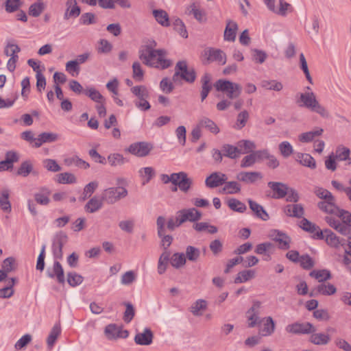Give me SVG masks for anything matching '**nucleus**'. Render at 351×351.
<instances>
[{"instance_id": "nucleus-35", "label": "nucleus", "mask_w": 351, "mask_h": 351, "mask_svg": "<svg viewBox=\"0 0 351 351\" xmlns=\"http://www.w3.org/2000/svg\"><path fill=\"white\" fill-rule=\"evenodd\" d=\"M103 202L102 196L100 199L94 196L85 205V210L90 213H95L102 208Z\"/></svg>"}, {"instance_id": "nucleus-51", "label": "nucleus", "mask_w": 351, "mask_h": 351, "mask_svg": "<svg viewBox=\"0 0 351 351\" xmlns=\"http://www.w3.org/2000/svg\"><path fill=\"white\" fill-rule=\"evenodd\" d=\"M237 146L241 151V154L252 153L256 148V144L254 142L250 140H241L238 141Z\"/></svg>"}, {"instance_id": "nucleus-18", "label": "nucleus", "mask_w": 351, "mask_h": 351, "mask_svg": "<svg viewBox=\"0 0 351 351\" xmlns=\"http://www.w3.org/2000/svg\"><path fill=\"white\" fill-rule=\"evenodd\" d=\"M325 221L330 227L334 228L340 234L345 236L350 234L351 228L345 224H342L339 219H336L331 216H327L325 217Z\"/></svg>"}, {"instance_id": "nucleus-15", "label": "nucleus", "mask_w": 351, "mask_h": 351, "mask_svg": "<svg viewBox=\"0 0 351 351\" xmlns=\"http://www.w3.org/2000/svg\"><path fill=\"white\" fill-rule=\"evenodd\" d=\"M228 180V176L221 172L215 171L206 178L205 184L208 188L214 189L221 186Z\"/></svg>"}, {"instance_id": "nucleus-61", "label": "nucleus", "mask_w": 351, "mask_h": 351, "mask_svg": "<svg viewBox=\"0 0 351 351\" xmlns=\"http://www.w3.org/2000/svg\"><path fill=\"white\" fill-rule=\"evenodd\" d=\"M43 167L49 171L58 172L61 170V167L58 164L56 160L46 158L43 160Z\"/></svg>"}, {"instance_id": "nucleus-57", "label": "nucleus", "mask_w": 351, "mask_h": 351, "mask_svg": "<svg viewBox=\"0 0 351 351\" xmlns=\"http://www.w3.org/2000/svg\"><path fill=\"white\" fill-rule=\"evenodd\" d=\"M173 26L174 29L183 38H186L188 37V32L183 21L177 18L173 21Z\"/></svg>"}, {"instance_id": "nucleus-52", "label": "nucleus", "mask_w": 351, "mask_h": 351, "mask_svg": "<svg viewBox=\"0 0 351 351\" xmlns=\"http://www.w3.org/2000/svg\"><path fill=\"white\" fill-rule=\"evenodd\" d=\"M250 117V114L248 112L245 110L239 112L237 117L236 123L234 125V128L237 130H241L243 128L246 123L247 122Z\"/></svg>"}, {"instance_id": "nucleus-11", "label": "nucleus", "mask_w": 351, "mask_h": 351, "mask_svg": "<svg viewBox=\"0 0 351 351\" xmlns=\"http://www.w3.org/2000/svg\"><path fill=\"white\" fill-rule=\"evenodd\" d=\"M67 241V236L64 233L57 234L52 242V252L55 259L62 258V247Z\"/></svg>"}, {"instance_id": "nucleus-59", "label": "nucleus", "mask_w": 351, "mask_h": 351, "mask_svg": "<svg viewBox=\"0 0 351 351\" xmlns=\"http://www.w3.org/2000/svg\"><path fill=\"white\" fill-rule=\"evenodd\" d=\"M169 261L173 267L179 268L185 264L186 257L183 253H175Z\"/></svg>"}, {"instance_id": "nucleus-5", "label": "nucleus", "mask_w": 351, "mask_h": 351, "mask_svg": "<svg viewBox=\"0 0 351 351\" xmlns=\"http://www.w3.org/2000/svg\"><path fill=\"white\" fill-rule=\"evenodd\" d=\"M178 76L189 83H193L195 80L196 73L194 69L188 68L186 61L182 60L176 65L173 80L175 81Z\"/></svg>"}, {"instance_id": "nucleus-37", "label": "nucleus", "mask_w": 351, "mask_h": 351, "mask_svg": "<svg viewBox=\"0 0 351 351\" xmlns=\"http://www.w3.org/2000/svg\"><path fill=\"white\" fill-rule=\"evenodd\" d=\"M297 160L303 166L308 167L312 169L316 168V162L313 157L308 154L298 153Z\"/></svg>"}, {"instance_id": "nucleus-55", "label": "nucleus", "mask_w": 351, "mask_h": 351, "mask_svg": "<svg viewBox=\"0 0 351 351\" xmlns=\"http://www.w3.org/2000/svg\"><path fill=\"white\" fill-rule=\"evenodd\" d=\"M45 9V5L40 1L32 3L29 8V14L33 17L39 16Z\"/></svg>"}, {"instance_id": "nucleus-17", "label": "nucleus", "mask_w": 351, "mask_h": 351, "mask_svg": "<svg viewBox=\"0 0 351 351\" xmlns=\"http://www.w3.org/2000/svg\"><path fill=\"white\" fill-rule=\"evenodd\" d=\"M336 291L337 289L333 285L330 283H322L311 289L310 292V296L314 297L317 296L319 294L323 295H331L335 294Z\"/></svg>"}, {"instance_id": "nucleus-40", "label": "nucleus", "mask_w": 351, "mask_h": 351, "mask_svg": "<svg viewBox=\"0 0 351 351\" xmlns=\"http://www.w3.org/2000/svg\"><path fill=\"white\" fill-rule=\"evenodd\" d=\"M312 333L310 341L315 345H326L330 341V337L328 334L322 332L315 333V332Z\"/></svg>"}, {"instance_id": "nucleus-54", "label": "nucleus", "mask_w": 351, "mask_h": 351, "mask_svg": "<svg viewBox=\"0 0 351 351\" xmlns=\"http://www.w3.org/2000/svg\"><path fill=\"white\" fill-rule=\"evenodd\" d=\"M170 253L167 251L164 252L160 256L158 264V272L162 274L165 272L167 265L169 261Z\"/></svg>"}, {"instance_id": "nucleus-47", "label": "nucleus", "mask_w": 351, "mask_h": 351, "mask_svg": "<svg viewBox=\"0 0 351 351\" xmlns=\"http://www.w3.org/2000/svg\"><path fill=\"white\" fill-rule=\"evenodd\" d=\"M199 126L206 128L213 134H217L219 132V128L215 123L207 117H203L200 119Z\"/></svg>"}, {"instance_id": "nucleus-50", "label": "nucleus", "mask_w": 351, "mask_h": 351, "mask_svg": "<svg viewBox=\"0 0 351 351\" xmlns=\"http://www.w3.org/2000/svg\"><path fill=\"white\" fill-rule=\"evenodd\" d=\"M228 206L233 211L241 213H244L247 209L245 204L236 198L229 199Z\"/></svg>"}, {"instance_id": "nucleus-19", "label": "nucleus", "mask_w": 351, "mask_h": 351, "mask_svg": "<svg viewBox=\"0 0 351 351\" xmlns=\"http://www.w3.org/2000/svg\"><path fill=\"white\" fill-rule=\"evenodd\" d=\"M154 335L149 328H144L142 332H138L134 337V342L140 346H149L153 341Z\"/></svg>"}, {"instance_id": "nucleus-8", "label": "nucleus", "mask_w": 351, "mask_h": 351, "mask_svg": "<svg viewBox=\"0 0 351 351\" xmlns=\"http://www.w3.org/2000/svg\"><path fill=\"white\" fill-rule=\"evenodd\" d=\"M104 333L109 340H116L119 338L126 339L129 336V331L123 330L121 326L110 324L106 326Z\"/></svg>"}, {"instance_id": "nucleus-36", "label": "nucleus", "mask_w": 351, "mask_h": 351, "mask_svg": "<svg viewBox=\"0 0 351 351\" xmlns=\"http://www.w3.org/2000/svg\"><path fill=\"white\" fill-rule=\"evenodd\" d=\"M223 185L222 191L226 194H236L240 193L241 191V185L238 181L226 180Z\"/></svg>"}, {"instance_id": "nucleus-32", "label": "nucleus", "mask_w": 351, "mask_h": 351, "mask_svg": "<svg viewBox=\"0 0 351 351\" xmlns=\"http://www.w3.org/2000/svg\"><path fill=\"white\" fill-rule=\"evenodd\" d=\"M61 334V326L60 323H56L52 327L47 339V347L49 350L53 347L58 337Z\"/></svg>"}, {"instance_id": "nucleus-2", "label": "nucleus", "mask_w": 351, "mask_h": 351, "mask_svg": "<svg viewBox=\"0 0 351 351\" xmlns=\"http://www.w3.org/2000/svg\"><path fill=\"white\" fill-rule=\"evenodd\" d=\"M298 97L296 103L300 107L308 108L324 118L329 117L328 110L318 102L313 92L300 93Z\"/></svg>"}, {"instance_id": "nucleus-22", "label": "nucleus", "mask_w": 351, "mask_h": 351, "mask_svg": "<svg viewBox=\"0 0 351 351\" xmlns=\"http://www.w3.org/2000/svg\"><path fill=\"white\" fill-rule=\"evenodd\" d=\"M47 274L48 277L51 278H54L56 277L57 281L63 285L65 282L64 270L61 265V264L58 261H54L53 270L50 271L48 269L47 271Z\"/></svg>"}, {"instance_id": "nucleus-29", "label": "nucleus", "mask_w": 351, "mask_h": 351, "mask_svg": "<svg viewBox=\"0 0 351 351\" xmlns=\"http://www.w3.org/2000/svg\"><path fill=\"white\" fill-rule=\"evenodd\" d=\"M324 239H325L326 243L333 247H339L340 245H343V243L340 241L339 238L333 233L330 230L325 229L323 230Z\"/></svg>"}, {"instance_id": "nucleus-62", "label": "nucleus", "mask_w": 351, "mask_h": 351, "mask_svg": "<svg viewBox=\"0 0 351 351\" xmlns=\"http://www.w3.org/2000/svg\"><path fill=\"white\" fill-rule=\"evenodd\" d=\"M200 256V251L198 248L189 245L186 248V258L189 261L195 262Z\"/></svg>"}, {"instance_id": "nucleus-26", "label": "nucleus", "mask_w": 351, "mask_h": 351, "mask_svg": "<svg viewBox=\"0 0 351 351\" xmlns=\"http://www.w3.org/2000/svg\"><path fill=\"white\" fill-rule=\"evenodd\" d=\"M350 149L343 145H339L336 149L334 156L339 161H345L346 165H351Z\"/></svg>"}, {"instance_id": "nucleus-20", "label": "nucleus", "mask_w": 351, "mask_h": 351, "mask_svg": "<svg viewBox=\"0 0 351 351\" xmlns=\"http://www.w3.org/2000/svg\"><path fill=\"white\" fill-rule=\"evenodd\" d=\"M317 207L326 213L335 215L337 213H339L340 209L336 204V199L334 196L332 200L328 199L318 202Z\"/></svg>"}, {"instance_id": "nucleus-41", "label": "nucleus", "mask_w": 351, "mask_h": 351, "mask_svg": "<svg viewBox=\"0 0 351 351\" xmlns=\"http://www.w3.org/2000/svg\"><path fill=\"white\" fill-rule=\"evenodd\" d=\"M263 326L261 329L262 336H270L275 330V323L271 317H267L263 318Z\"/></svg>"}, {"instance_id": "nucleus-63", "label": "nucleus", "mask_w": 351, "mask_h": 351, "mask_svg": "<svg viewBox=\"0 0 351 351\" xmlns=\"http://www.w3.org/2000/svg\"><path fill=\"white\" fill-rule=\"evenodd\" d=\"M192 184V179L189 178L187 173H186L184 175H183V177L181 178L179 182H178L177 186L179 187L180 191L186 193L190 189Z\"/></svg>"}, {"instance_id": "nucleus-27", "label": "nucleus", "mask_w": 351, "mask_h": 351, "mask_svg": "<svg viewBox=\"0 0 351 351\" xmlns=\"http://www.w3.org/2000/svg\"><path fill=\"white\" fill-rule=\"evenodd\" d=\"M238 25L236 22L228 20L224 31V40L230 42L235 40Z\"/></svg>"}, {"instance_id": "nucleus-24", "label": "nucleus", "mask_w": 351, "mask_h": 351, "mask_svg": "<svg viewBox=\"0 0 351 351\" xmlns=\"http://www.w3.org/2000/svg\"><path fill=\"white\" fill-rule=\"evenodd\" d=\"M285 213L291 217L302 218L304 214V210L302 204H288L285 207Z\"/></svg>"}, {"instance_id": "nucleus-53", "label": "nucleus", "mask_w": 351, "mask_h": 351, "mask_svg": "<svg viewBox=\"0 0 351 351\" xmlns=\"http://www.w3.org/2000/svg\"><path fill=\"white\" fill-rule=\"evenodd\" d=\"M349 186H345L343 184L340 183L337 180H332L331 184L332 186L337 191L344 192L348 199V200L351 202V177L348 180Z\"/></svg>"}, {"instance_id": "nucleus-1", "label": "nucleus", "mask_w": 351, "mask_h": 351, "mask_svg": "<svg viewBox=\"0 0 351 351\" xmlns=\"http://www.w3.org/2000/svg\"><path fill=\"white\" fill-rule=\"evenodd\" d=\"M166 54L165 49H152L147 46L139 51V58L147 66L165 69L171 64V60L165 58Z\"/></svg>"}, {"instance_id": "nucleus-38", "label": "nucleus", "mask_w": 351, "mask_h": 351, "mask_svg": "<svg viewBox=\"0 0 351 351\" xmlns=\"http://www.w3.org/2000/svg\"><path fill=\"white\" fill-rule=\"evenodd\" d=\"M84 95L88 97L91 100L96 104L106 102L104 97L94 87H87L84 90Z\"/></svg>"}, {"instance_id": "nucleus-58", "label": "nucleus", "mask_w": 351, "mask_h": 351, "mask_svg": "<svg viewBox=\"0 0 351 351\" xmlns=\"http://www.w3.org/2000/svg\"><path fill=\"white\" fill-rule=\"evenodd\" d=\"M131 92L138 99L149 98V90L145 86H135L131 88Z\"/></svg>"}, {"instance_id": "nucleus-46", "label": "nucleus", "mask_w": 351, "mask_h": 351, "mask_svg": "<svg viewBox=\"0 0 351 351\" xmlns=\"http://www.w3.org/2000/svg\"><path fill=\"white\" fill-rule=\"evenodd\" d=\"M153 14L158 23L164 27L170 25L169 16L167 13L162 10H155L153 11Z\"/></svg>"}, {"instance_id": "nucleus-34", "label": "nucleus", "mask_w": 351, "mask_h": 351, "mask_svg": "<svg viewBox=\"0 0 351 351\" xmlns=\"http://www.w3.org/2000/svg\"><path fill=\"white\" fill-rule=\"evenodd\" d=\"M50 190L47 188L43 187L40 189L38 192L34 194L35 201L40 205L47 206L50 202Z\"/></svg>"}, {"instance_id": "nucleus-44", "label": "nucleus", "mask_w": 351, "mask_h": 351, "mask_svg": "<svg viewBox=\"0 0 351 351\" xmlns=\"http://www.w3.org/2000/svg\"><path fill=\"white\" fill-rule=\"evenodd\" d=\"M255 276V272L253 270H243L239 272L237 277L234 278V283L239 284L245 282L250 279L254 278Z\"/></svg>"}, {"instance_id": "nucleus-10", "label": "nucleus", "mask_w": 351, "mask_h": 351, "mask_svg": "<svg viewBox=\"0 0 351 351\" xmlns=\"http://www.w3.org/2000/svg\"><path fill=\"white\" fill-rule=\"evenodd\" d=\"M153 146L151 143L138 142L131 144L127 149V151L138 157H144L149 154Z\"/></svg>"}, {"instance_id": "nucleus-6", "label": "nucleus", "mask_w": 351, "mask_h": 351, "mask_svg": "<svg viewBox=\"0 0 351 351\" xmlns=\"http://www.w3.org/2000/svg\"><path fill=\"white\" fill-rule=\"evenodd\" d=\"M203 56L208 63L217 62L219 64L224 65L227 61L226 53L219 49L206 48L203 51Z\"/></svg>"}, {"instance_id": "nucleus-28", "label": "nucleus", "mask_w": 351, "mask_h": 351, "mask_svg": "<svg viewBox=\"0 0 351 351\" xmlns=\"http://www.w3.org/2000/svg\"><path fill=\"white\" fill-rule=\"evenodd\" d=\"M58 139V134L53 132H43L38 136L36 145H33V147L38 148L43 143H53L56 141Z\"/></svg>"}, {"instance_id": "nucleus-64", "label": "nucleus", "mask_w": 351, "mask_h": 351, "mask_svg": "<svg viewBox=\"0 0 351 351\" xmlns=\"http://www.w3.org/2000/svg\"><path fill=\"white\" fill-rule=\"evenodd\" d=\"M279 151L284 158L289 157L293 152V149L291 143L288 141H283L278 145Z\"/></svg>"}, {"instance_id": "nucleus-16", "label": "nucleus", "mask_w": 351, "mask_h": 351, "mask_svg": "<svg viewBox=\"0 0 351 351\" xmlns=\"http://www.w3.org/2000/svg\"><path fill=\"white\" fill-rule=\"evenodd\" d=\"M263 175L259 171H240L236 175V179L246 184H254L261 180Z\"/></svg>"}, {"instance_id": "nucleus-31", "label": "nucleus", "mask_w": 351, "mask_h": 351, "mask_svg": "<svg viewBox=\"0 0 351 351\" xmlns=\"http://www.w3.org/2000/svg\"><path fill=\"white\" fill-rule=\"evenodd\" d=\"M211 77L209 73H204L201 78L202 90H201V99L203 101L209 94L212 89V84L210 83Z\"/></svg>"}, {"instance_id": "nucleus-42", "label": "nucleus", "mask_w": 351, "mask_h": 351, "mask_svg": "<svg viewBox=\"0 0 351 351\" xmlns=\"http://www.w3.org/2000/svg\"><path fill=\"white\" fill-rule=\"evenodd\" d=\"M10 191L8 189H3L0 191V207L7 213L11 212V204L9 201Z\"/></svg>"}, {"instance_id": "nucleus-45", "label": "nucleus", "mask_w": 351, "mask_h": 351, "mask_svg": "<svg viewBox=\"0 0 351 351\" xmlns=\"http://www.w3.org/2000/svg\"><path fill=\"white\" fill-rule=\"evenodd\" d=\"M106 160L112 167L121 166L127 162L123 156L118 153L109 154Z\"/></svg>"}, {"instance_id": "nucleus-43", "label": "nucleus", "mask_w": 351, "mask_h": 351, "mask_svg": "<svg viewBox=\"0 0 351 351\" xmlns=\"http://www.w3.org/2000/svg\"><path fill=\"white\" fill-rule=\"evenodd\" d=\"M30 173L37 175L38 172L33 170V165L30 160L23 161L17 170V174L23 177H27Z\"/></svg>"}, {"instance_id": "nucleus-25", "label": "nucleus", "mask_w": 351, "mask_h": 351, "mask_svg": "<svg viewBox=\"0 0 351 351\" xmlns=\"http://www.w3.org/2000/svg\"><path fill=\"white\" fill-rule=\"evenodd\" d=\"M66 10L64 15V19L76 18L80 14V8L77 5L76 0H67Z\"/></svg>"}, {"instance_id": "nucleus-3", "label": "nucleus", "mask_w": 351, "mask_h": 351, "mask_svg": "<svg viewBox=\"0 0 351 351\" xmlns=\"http://www.w3.org/2000/svg\"><path fill=\"white\" fill-rule=\"evenodd\" d=\"M215 87L217 91L226 93L230 99L239 97L242 92L240 84L227 80H218L215 84Z\"/></svg>"}, {"instance_id": "nucleus-14", "label": "nucleus", "mask_w": 351, "mask_h": 351, "mask_svg": "<svg viewBox=\"0 0 351 351\" xmlns=\"http://www.w3.org/2000/svg\"><path fill=\"white\" fill-rule=\"evenodd\" d=\"M300 228L304 231L312 234V237L315 239H324V232L319 226L311 222L306 218H303L300 221Z\"/></svg>"}, {"instance_id": "nucleus-56", "label": "nucleus", "mask_w": 351, "mask_h": 351, "mask_svg": "<svg viewBox=\"0 0 351 351\" xmlns=\"http://www.w3.org/2000/svg\"><path fill=\"white\" fill-rule=\"evenodd\" d=\"M138 172L140 176L145 178L143 182V185L149 182L152 178L155 176V171L154 168L151 167L141 168Z\"/></svg>"}, {"instance_id": "nucleus-23", "label": "nucleus", "mask_w": 351, "mask_h": 351, "mask_svg": "<svg viewBox=\"0 0 351 351\" xmlns=\"http://www.w3.org/2000/svg\"><path fill=\"white\" fill-rule=\"evenodd\" d=\"M247 202L250 208L254 212L257 218L263 221H267L269 219V214L261 205L251 199H249Z\"/></svg>"}, {"instance_id": "nucleus-4", "label": "nucleus", "mask_w": 351, "mask_h": 351, "mask_svg": "<svg viewBox=\"0 0 351 351\" xmlns=\"http://www.w3.org/2000/svg\"><path fill=\"white\" fill-rule=\"evenodd\" d=\"M128 195V191L123 186L109 187L104 190L101 196L102 200L108 204H114L120 199L125 198Z\"/></svg>"}, {"instance_id": "nucleus-60", "label": "nucleus", "mask_w": 351, "mask_h": 351, "mask_svg": "<svg viewBox=\"0 0 351 351\" xmlns=\"http://www.w3.org/2000/svg\"><path fill=\"white\" fill-rule=\"evenodd\" d=\"M261 86L265 89L276 91H280L283 88L282 84L276 80H263L261 83Z\"/></svg>"}, {"instance_id": "nucleus-33", "label": "nucleus", "mask_w": 351, "mask_h": 351, "mask_svg": "<svg viewBox=\"0 0 351 351\" xmlns=\"http://www.w3.org/2000/svg\"><path fill=\"white\" fill-rule=\"evenodd\" d=\"M264 3L266 4L267 8L272 11L274 13H276L281 16H285L287 14V11L288 10L289 8L291 7V5L283 0H280V8L278 9L275 6V0H270V3H271L272 6H269V4H267V3L264 1Z\"/></svg>"}, {"instance_id": "nucleus-39", "label": "nucleus", "mask_w": 351, "mask_h": 351, "mask_svg": "<svg viewBox=\"0 0 351 351\" xmlns=\"http://www.w3.org/2000/svg\"><path fill=\"white\" fill-rule=\"evenodd\" d=\"M221 152L223 156L231 159L237 158L241 154V151L239 149L238 146L235 147L230 144H224L222 146Z\"/></svg>"}, {"instance_id": "nucleus-13", "label": "nucleus", "mask_w": 351, "mask_h": 351, "mask_svg": "<svg viewBox=\"0 0 351 351\" xmlns=\"http://www.w3.org/2000/svg\"><path fill=\"white\" fill-rule=\"evenodd\" d=\"M260 307L261 303L259 302H254L252 307L247 311L246 316L249 328H254L261 322L259 317Z\"/></svg>"}, {"instance_id": "nucleus-21", "label": "nucleus", "mask_w": 351, "mask_h": 351, "mask_svg": "<svg viewBox=\"0 0 351 351\" xmlns=\"http://www.w3.org/2000/svg\"><path fill=\"white\" fill-rule=\"evenodd\" d=\"M274 241L278 243L279 248L288 250L290 247L291 238L285 233L275 230L271 234Z\"/></svg>"}, {"instance_id": "nucleus-7", "label": "nucleus", "mask_w": 351, "mask_h": 351, "mask_svg": "<svg viewBox=\"0 0 351 351\" xmlns=\"http://www.w3.org/2000/svg\"><path fill=\"white\" fill-rule=\"evenodd\" d=\"M179 223H184L189 221L196 222L202 219V213L195 208H184L177 212Z\"/></svg>"}, {"instance_id": "nucleus-49", "label": "nucleus", "mask_w": 351, "mask_h": 351, "mask_svg": "<svg viewBox=\"0 0 351 351\" xmlns=\"http://www.w3.org/2000/svg\"><path fill=\"white\" fill-rule=\"evenodd\" d=\"M76 181L75 176L71 173L64 172L56 176V182L59 184H74Z\"/></svg>"}, {"instance_id": "nucleus-12", "label": "nucleus", "mask_w": 351, "mask_h": 351, "mask_svg": "<svg viewBox=\"0 0 351 351\" xmlns=\"http://www.w3.org/2000/svg\"><path fill=\"white\" fill-rule=\"evenodd\" d=\"M268 187L271 190L273 199H282L286 197L288 191V185L281 182H269Z\"/></svg>"}, {"instance_id": "nucleus-48", "label": "nucleus", "mask_w": 351, "mask_h": 351, "mask_svg": "<svg viewBox=\"0 0 351 351\" xmlns=\"http://www.w3.org/2000/svg\"><path fill=\"white\" fill-rule=\"evenodd\" d=\"M309 275L317 279L319 282H323L331 278L330 272L327 269L313 270Z\"/></svg>"}, {"instance_id": "nucleus-9", "label": "nucleus", "mask_w": 351, "mask_h": 351, "mask_svg": "<svg viewBox=\"0 0 351 351\" xmlns=\"http://www.w3.org/2000/svg\"><path fill=\"white\" fill-rule=\"evenodd\" d=\"M285 330L291 334H310L315 332L316 328L309 322L302 324L295 322L287 325Z\"/></svg>"}, {"instance_id": "nucleus-30", "label": "nucleus", "mask_w": 351, "mask_h": 351, "mask_svg": "<svg viewBox=\"0 0 351 351\" xmlns=\"http://www.w3.org/2000/svg\"><path fill=\"white\" fill-rule=\"evenodd\" d=\"M324 132V130L321 128H316L314 130L302 133L298 136V139L302 143H310L313 141L315 137L321 136Z\"/></svg>"}]
</instances>
